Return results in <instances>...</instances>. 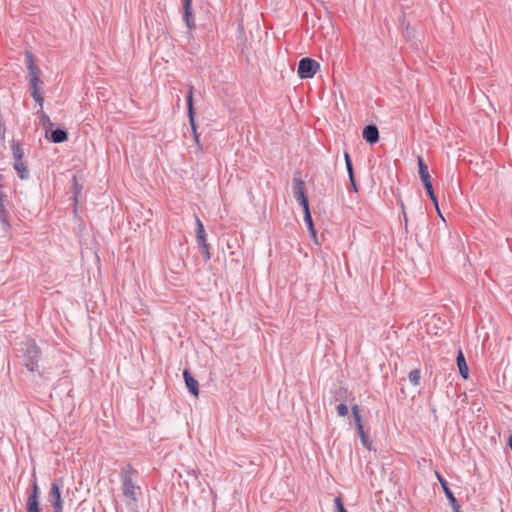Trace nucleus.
I'll return each mask as SVG.
<instances>
[{"label":"nucleus","instance_id":"obj_1","mask_svg":"<svg viewBox=\"0 0 512 512\" xmlns=\"http://www.w3.org/2000/svg\"><path fill=\"white\" fill-rule=\"evenodd\" d=\"M121 481L123 495L127 497L129 501L136 503L140 495V487L134 484L132 472L129 470L122 471Z\"/></svg>","mask_w":512,"mask_h":512},{"label":"nucleus","instance_id":"obj_2","mask_svg":"<svg viewBox=\"0 0 512 512\" xmlns=\"http://www.w3.org/2000/svg\"><path fill=\"white\" fill-rule=\"evenodd\" d=\"M63 486V479L59 478L51 484V489L48 494V501L50 502L53 512H63V500L61 497V488Z\"/></svg>","mask_w":512,"mask_h":512},{"label":"nucleus","instance_id":"obj_3","mask_svg":"<svg viewBox=\"0 0 512 512\" xmlns=\"http://www.w3.org/2000/svg\"><path fill=\"white\" fill-rule=\"evenodd\" d=\"M40 360V350L39 348L34 344L30 343L28 344L25 358H24V364L25 367L31 371L35 372L38 370V362Z\"/></svg>","mask_w":512,"mask_h":512},{"label":"nucleus","instance_id":"obj_4","mask_svg":"<svg viewBox=\"0 0 512 512\" xmlns=\"http://www.w3.org/2000/svg\"><path fill=\"white\" fill-rule=\"evenodd\" d=\"M320 65L317 61L310 58H303L299 62L298 75L301 79L312 78Z\"/></svg>","mask_w":512,"mask_h":512},{"label":"nucleus","instance_id":"obj_5","mask_svg":"<svg viewBox=\"0 0 512 512\" xmlns=\"http://www.w3.org/2000/svg\"><path fill=\"white\" fill-rule=\"evenodd\" d=\"M25 63L28 69V81H39L40 70L35 63V58L30 51L25 52Z\"/></svg>","mask_w":512,"mask_h":512},{"label":"nucleus","instance_id":"obj_6","mask_svg":"<svg viewBox=\"0 0 512 512\" xmlns=\"http://www.w3.org/2000/svg\"><path fill=\"white\" fill-rule=\"evenodd\" d=\"M187 108H188L189 122H190L192 130L195 134V140H196V142H198V135L196 134V125H195V121H194V111H193V86H190L189 90H188Z\"/></svg>","mask_w":512,"mask_h":512},{"label":"nucleus","instance_id":"obj_7","mask_svg":"<svg viewBox=\"0 0 512 512\" xmlns=\"http://www.w3.org/2000/svg\"><path fill=\"white\" fill-rule=\"evenodd\" d=\"M183 377L185 380L186 387L188 388L189 392L194 395L198 396L199 394V384L198 381L190 374L188 370H184Z\"/></svg>","mask_w":512,"mask_h":512},{"label":"nucleus","instance_id":"obj_8","mask_svg":"<svg viewBox=\"0 0 512 512\" xmlns=\"http://www.w3.org/2000/svg\"><path fill=\"white\" fill-rule=\"evenodd\" d=\"M40 84L41 80L39 81H30L29 87L31 91V95L33 99L39 104L40 108L42 109L43 103H44V97L40 93Z\"/></svg>","mask_w":512,"mask_h":512},{"label":"nucleus","instance_id":"obj_9","mask_svg":"<svg viewBox=\"0 0 512 512\" xmlns=\"http://www.w3.org/2000/svg\"><path fill=\"white\" fill-rule=\"evenodd\" d=\"M363 138L370 144H374L379 140V131L376 126L368 125L363 130Z\"/></svg>","mask_w":512,"mask_h":512},{"label":"nucleus","instance_id":"obj_10","mask_svg":"<svg viewBox=\"0 0 512 512\" xmlns=\"http://www.w3.org/2000/svg\"><path fill=\"white\" fill-rule=\"evenodd\" d=\"M293 195L296 201L307 197L305 192V183L301 179H293Z\"/></svg>","mask_w":512,"mask_h":512},{"label":"nucleus","instance_id":"obj_11","mask_svg":"<svg viewBox=\"0 0 512 512\" xmlns=\"http://www.w3.org/2000/svg\"><path fill=\"white\" fill-rule=\"evenodd\" d=\"M437 478H438V480L441 483L443 491H444L446 497L448 498V500H449V502L451 504V507L454 508V507L458 506L459 504H458L456 498L454 497L452 491L448 487V484H447L446 480L440 474H438V473H437Z\"/></svg>","mask_w":512,"mask_h":512},{"label":"nucleus","instance_id":"obj_12","mask_svg":"<svg viewBox=\"0 0 512 512\" xmlns=\"http://www.w3.org/2000/svg\"><path fill=\"white\" fill-rule=\"evenodd\" d=\"M418 173L423 184L431 182L428 166L424 163L422 157H418Z\"/></svg>","mask_w":512,"mask_h":512},{"label":"nucleus","instance_id":"obj_13","mask_svg":"<svg viewBox=\"0 0 512 512\" xmlns=\"http://www.w3.org/2000/svg\"><path fill=\"white\" fill-rule=\"evenodd\" d=\"M456 360H457V366L459 369V373L461 374V376L464 379H467L468 378V366L466 364L465 357H464L462 350L458 351Z\"/></svg>","mask_w":512,"mask_h":512},{"label":"nucleus","instance_id":"obj_14","mask_svg":"<svg viewBox=\"0 0 512 512\" xmlns=\"http://www.w3.org/2000/svg\"><path fill=\"white\" fill-rule=\"evenodd\" d=\"M183 10H184V21L186 23V26L189 30H192L195 28V23L193 19V13H192V4H183Z\"/></svg>","mask_w":512,"mask_h":512},{"label":"nucleus","instance_id":"obj_15","mask_svg":"<svg viewBox=\"0 0 512 512\" xmlns=\"http://www.w3.org/2000/svg\"><path fill=\"white\" fill-rule=\"evenodd\" d=\"M304 223L307 226V229L310 233V236L313 238L315 242H317V233L314 228L311 212L307 211V214L304 215Z\"/></svg>","mask_w":512,"mask_h":512},{"label":"nucleus","instance_id":"obj_16","mask_svg":"<svg viewBox=\"0 0 512 512\" xmlns=\"http://www.w3.org/2000/svg\"><path fill=\"white\" fill-rule=\"evenodd\" d=\"M14 169L16 170L18 176L21 179H27L29 176V172L27 169V166L23 160L15 161L14 163Z\"/></svg>","mask_w":512,"mask_h":512},{"label":"nucleus","instance_id":"obj_17","mask_svg":"<svg viewBox=\"0 0 512 512\" xmlns=\"http://www.w3.org/2000/svg\"><path fill=\"white\" fill-rule=\"evenodd\" d=\"M26 508L27 512H41L39 498H35L34 496H28Z\"/></svg>","mask_w":512,"mask_h":512},{"label":"nucleus","instance_id":"obj_18","mask_svg":"<svg viewBox=\"0 0 512 512\" xmlns=\"http://www.w3.org/2000/svg\"><path fill=\"white\" fill-rule=\"evenodd\" d=\"M11 149H12V154H13V158L15 161L23 160L24 150L18 142L13 141L11 144Z\"/></svg>","mask_w":512,"mask_h":512},{"label":"nucleus","instance_id":"obj_19","mask_svg":"<svg viewBox=\"0 0 512 512\" xmlns=\"http://www.w3.org/2000/svg\"><path fill=\"white\" fill-rule=\"evenodd\" d=\"M67 139V132L62 129L53 130L51 133V140L54 143H62Z\"/></svg>","mask_w":512,"mask_h":512},{"label":"nucleus","instance_id":"obj_20","mask_svg":"<svg viewBox=\"0 0 512 512\" xmlns=\"http://www.w3.org/2000/svg\"><path fill=\"white\" fill-rule=\"evenodd\" d=\"M196 227H197V242H198V244L207 242L204 226H203V223L201 222V220L199 219V217H196Z\"/></svg>","mask_w":512,"mask_h":512},{"label":"nucleus","instance_id":"obj_21","mask_svg":"<svg viewBox=\"0 0 512 512\" xmlns=\"http://www.w3.org/2000/svg\"><path fill=\"white\" fill-rule=\"evenodd\" d=\"M344 157H345V163H346V168H347V171L349 174L350 182H351L352 186L355 188V182H354V176H353V166H352L351 158L347 152L344 153Z\"/></svg>","mask_w":512,"mask_h":512},{"label":"nucleus","instance_id":"obj_22","mask_svg":"<svg viewBox=\"0 0 512 512\" xmlns=\"http://www.w3.org/2000/svg\"><path fill=\"white\" fill-rule=\"evenodd\" d=\"M351 410H352V414H353L355 425H356L357 429L364 428L363 424H362L359 406L354 405V406H352Z\"/></svg>","mask_w":512,"mask_h":512},{"label":"nucleus","instance_id":"obj_23","mask_svg":"<svg viewBox=\"0 0 512 512\" xmlns=\"http://www.w3.org/2000/svg\"><path fill=\"white\" fill-rule=\"evenodd\" d=\"M409 381L412 385L418 386L420 384L421 372L419 369H414L409 373Z\"/></svg>","mask_w":512,"mask_h":512},{"label":"nucleus","instance_id":"obj_24","mask_svg":"<svg viewBox=\"0 0 512 512\" xmlns=\"http://www.w3.org/2000/svg\"><path fill=\"white\" fill-rule=\"evenodd\" d=\"M358 434H359V437L361 439L362 445L370 450L371 446H372V443L368 439V436L366 435V433L364 431V428L358 429Z\"/></svg>","mask_w":512,"mask_h":512},{"label":"nucleus","instance_id":"obj_25","mask_svg":"<svg viewBox=\"0 0 512 512\" xmlns=\"http://www.w3.org/2000/svg\"><path fill=\"white\" fill-rule=\"evenodd\" d=\"M0 220H1V222L6 227L9 226V224H8V213H7L6 209H5V206H4L2 198H0Z\"/></svg>","mask_w":512,"mask_h":512},{"label":"nucleus","instance_id":"obj_26","mask_svg":"<svg viewBox=\"0 0 512 512\" xmlns=\"http://www.w3.org/2000/svg\"><path fill=\"white\" fill-rule=\"evenodd\" d=\"M199 248L201 250V253L203 255V259L205 262L209 261L211 258V254L209 252V245L207 242L199 243Z\"/></svg>","mask_w":512,"mask_h":512},{"label":"nucleus","instance_id":"obj_27","mask_svg":"<svg viewBox=\"0 0 512 512\" xmlns=\"http://www.w3.org/2000/svg\"><path fill=\"white\" fill-rule=\"evenodd\" d=\"M336 410H337L338 415L341 417H345L349 413V409H348L347 405L343 404V403L337 405Z\"/></svg>","mask_w":512,"mask_h":512},{"label":"nucleus","instance_id":"obj_28","mask_svg":"<svg viewBox=\"0 0 512 512\" xmlns=\"http://www.w3.org/2000/svg\"><path fill=\"white\" fill-rule=\"evenodd\" d=\"M334 504L336 508V512H347L345 507L343 506L342 500L340 497H336L334 499Z\"/></svg>","mask_w":512,"mask_h":512},{"label":"nucleus","instance_id":"obj_29","mask_svg":"<svg viewBox=\"0 0 512 512\" xmlns=\"http://www.w3.org/2000/svg\"><path fill=\"white\" fill-rule=\"evenodd\" d=\"M299 205L303 208L304 215L307 214V211H310L308 198H303L297 201Z\"/></svg>","mask_w":512,"mask_h":512},{"label":"nucleus","instance_id":"obj_30","mask_svg":"<svg viewBox=\"0 0 512 512\" xmlns=\"http://www.w3.org/2000/svg\"><path fill=\"white\" fill-rule=\"evenodd\" d=\"M29 496H34L35 498H40V490H39V486H38L36 480L33 481L32 492L30 493Z\"/></svg>","mask_w":512,"mask_h":512},{"label":"nucleus","instance_id":"obj_31","mask_svg":"<svg viewBox=\"0 0 512 512\" xmlns=\"http://www.w3.org/2000/svg\"><path fill=\"white\" fill-rule=\"evenodd\" d=\"M429 197L435 195L431 182L423 184Z\"/></svg>","mask_w":512,"mask_h":512},{"label":"nucleus","instance_id":"obj_32","mask_svg":"<svg viewBox=\"0 0 512 512\" xmlns=\"http://www.w3.org/2000/svg\"><path fill=\"white\" fill-rule=\"evenodd\" d=\"M431 199V201L433 202L437 212L440 214V210H439V206H438V200H437V197L436 195H433L431 197H429Z\"/></svg>","mask_w":512,"mask_h":512},{"label":"nucleus","instance_id":"obj_33","mask_svg":"<svg viewBox=\"0 0 512 512\" xmlns=\"http://www.w3.org/2000/svg\"><path fill=\"white\" fill-rule=\"evenodd\" d=\"M452 509H453V511H454V512H461V511H460V506H459V505H458V506H456V507H454V508H452Z\"/></svg>","mask_w":512,"mask_h":512},{"label":"nucleus","instance_id":"obj_34","mask_svg":"<svg viewBox=\"0 0 512 512\" xmlns=\"http://www.w3.org/2000/svg\"><path fill=\"white\" fill-rule=\"evenodd\" d=\"M509 446H510V448L512 450V434L509 437Z\"/></svg>","mask_w":512,"mask_h":512},{"label":"nucleus","instance_id":"obj_35","mask_svg":"<svg viewBox=\"0 0 512 512\" xmlns=\"http://www.w3.org/2000/svg\"><path fill=\"white\" fill-rule=\"evenodd\" d=\"M183 4H192V0H183Z\"/></svg>","mask_w":512,"mask_h":512},{"label":"nucleus","instance_id":"obj_36","mask_svg":"<svg viewBox=\"0 0 512 512\" xmlns=\"http://www.w3.org/2000/svg\"><path fill=\"white\" fill-rule=\"evenodd\" d=\"M190 473L193 475L194 478H197L196 472L194 470H192Z\"/></svg>","mask_w":512,"mask_h":512},{"label":"nucleus","instance_id":"obj_37","mask_svg":"<svg viewBox=\"0 0 512 512\" xmlns=\"http://www.w3.org/2000/svg\"><path fill=\"white\" fill-rule=\"evenodd\" d=\"M403 215H404L405 224H407V216H406V213H405V212H403Z\"/></svg>","mask_w":512,"mask_h":512},{"label":"nucleus","instance_id":"obj_38","mask_svg":"<svg viewBox=\"0 0 512 512\" xmlns=\"http://www.w3.org/2000/svg\"><path fill=\"white\" fill-rule=\"evenodd\" d=\"M42 118H45V119H47V120H48V116H47V115H45V114H42Z\"/></svg>","mask_w":512,"mask_h":512}]
</instances>
